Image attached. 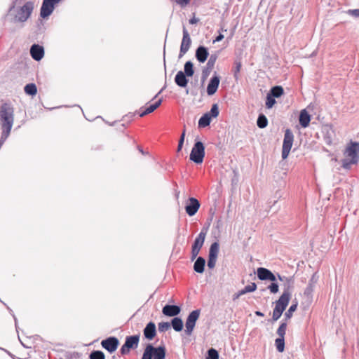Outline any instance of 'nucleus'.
Returning a JSON list of instances; mask_svg holds the SVG:
<instances>
[{
	"label": "nucleus",
	"instance_id": "1",
	"mask_svg": "<svg viewBox=\"0 0 359 359\" xmlns=\"http://www.w3.org/2000/svg\"><path fill=\"white\" fill-rule=\"evenodd\" d=\"M344 158L342 160V167L350 169L353 164L359 161V143L351 142L346 147L344 152Z\"/></svg>",
	"mask_w": 359,
	"mask_h": 359
},
{
	"label": "nucleus",
	"instance_id": "2",
	"mask_svg": "<svg viewBox=\"0 0 359 359\" xmlns=\"http://www.w3.org/2000/svg\"><path fill=\"white\" fill-rule=\"evenodd\" d=\"M34 8V2L30 1L25 2L23 6L17 9L16 14L15 15V21L20 22H24L27 21L31 16Z\"/></svg>",
	"mask_w": 359,
	"mask_h": 359
},
{
	"label": "nucleus",
	"instance_id": "3",
	"mask_svg": "<svg viewBox=\"0 0 359 359\" xmlns=\"http://www.w3.org/2000/svg\"><path fill=\"white\" fill-rule=\"evenodd\" d=\"M205 156V147L201 141L195 142L190 154V160L199 164L203 161Z\"/></svg>",
	"mask_w": 359,
	"mask_h": 359
},
{
	"label": "nucleus",
	"instance_id": "4",
	"mask_svg": "<svg viewBox=\"0 0 359 359\" xmlns=\"http://www.w3.org/2000/svg\"><path fill=\"white\" fill-rule=\"evenodd\" d=\"M294 141V135L290 129L285 131L282 148V158L286 159L290 154Z\"/></svg>",
	"mask_w": 359,
	"mask_h": 359
},
{
	"label": "nucleus",
	"instance_id": "5",
	"mask_svg": "<svg viewBox=\"0 0 359 359\" xmlns=\"http://www.w3.org/2000/svg\"><path fill=\"white\" fill-rule=\"evenodd\" d=\"M200 313V309H196L189 314L185 322V333L187 336H190L192 334Z\"/></svg>",
	"mask_w": 359,
	"mask_h": 359
},
{
	"label": "nucleus",
	"instance_id": "6",
	"mask_svg": "<svg viewBox=\"0 0 359 359\" xmlns=\"http://www.w3.org/2000/svg\"><path fill=\"white\" fill-rule=\"evenodd\" d=\"M61 0H43L40 11L41 18H46L50 16L55 8V6Z\"/></svg>",
	"mask_w": 359,
	"mask_h": 359
},
{
	"label": "nucleus",
	"instance_id": "7",
	"mask_svg": "<svg viewBox=\"0 0 359 359\" xmlns=\"http://www.w3.org/2000/svg\"><path fill=\"white\" fill-rule=\"evenodd\" d=\"M183 36L180 45L179 57H182L187 53L191 44V40L189 34L185 27H183Z\"/></svg>",
	"mask_w": 359,
	"mask_h": 359
},
{
	"label": "nucleus",
	"instance_id": "8",
	"mask_svg": "<svg viewBox=\"0 0 359 359\" xmlns=\"http://www.w3.org/2000/svg\"><path fill=\"white\" fill-rule=\"evenodd\" d=\"M118 339L115 337H110L101 342L102 346L109 353L114 352L118 345Z\"/></svg>",
	"mask_w": 359,
	"mask_h": 359
},
{
	"label": "nucleus",
	"instance_id": "9",
	"mask_svg": "<svg viewBox=\"0 0 359 359\" xmlns=\"http://www.w3.org/2000/svg\"><path fill=\"white\" fill-rule=\"evenodd\" d=\"M257 277L261 280H271L275 282L276 280V276L269 269L259 267L257 271Z\"/></svg>",
	"mask_w": 359,
	"mask_h": 359
},
{
	"label": "nucleus",
	"instance_id": "10",
	"mask_svg": "<svg viewBox=\"0 0 359 359\" xmlns=\"http://www.w3.org/2000/svg\"><path fill=\"white\" fill-rule=\"evenodd\" d=\"M189 203L185 206V210L188 215L194 216L200 208L199 201L195 198H189Z\"/></svg>",
	"mask_w": 359,
	"mask_h": 359
},
{
	"label": "nucleus",
	"instance_id": "11",
	"mask_svg": "<svg viewBox=\"0 0 359 359\" xmlns=\"http://www.w3.org/2000/svg\"><path fill=\"white\" fill-rule=\"evenodd\" d=\"M219 76L215 72L214 76L210 79L209 83L207 86V93L208 95H214L219 85Z\"/></svg>",
	"mask_w": 359,
	"mask_h": 359
},
{
	"label": "nucleus",
	"instance_id": "12",
	"mask_svg": "<svg viewBox=\"0 0 359 359\" xmlns=\"http://www.w3.org/2000/svg\"><path fill=\"white\" fill-rule=\"evenodd\" d=\"M291 298V294L287 292H283L279 299L275 302V307L285 311Z\"/></svg>",
	"mask_w": 359,
	"mask_h": 359
},
{
	"label": "nucleus",
	"instance_id": "13",
	"mask_svg": "<svg viewBox=\"0 0 359 359\" xmlns=\"http://www.w3.org/2000/svg\"><path fill=\"white\" fill-rule=\"evenodd\" d=\"M30 54L34 60L39 61L44 55V49L39 44H33L30 48Z\"/></svg>",
	"mask_w": 359,
	"mask_h": 359
},
{
	"label": "nucleus",
	"instance_id": "14",
	"mask_svg": "<svg viewBox=\"0 0 359 359\" xmlns=\"http://www.w3.org/2000/svg\"><path fill=\"white\" fill-rule=\"evenodd\" d=\"M180 307L177 305L166 304L162 309L163 314L169 317L176 316L180 313Z\"/></svg>",
	"mask_w": 359,
	"mask_h": 359
},
{
	"label": "nucleus",
	"instance_id": "15",
	"mask_svg": "<svg viewBox=\"0 0 359 359\" xmlns=\"http://www.w3.org/2000/svg\"><path fill=\"white\" fill-rule=\"evenodd\" d=\"M278 279L284 282V289L283 292H287L289 294L292 295V290L294 287V279L292 277H287V276H281L280 275H278Z\"/></svg>",
	"mask_w": 359,
	"mask_h": 359
},
{
	"label": "nucleus",
	"instance_id": "16",
	"mask_svg": "<svg viewBox=\"0 0 359 359\" xmlns=\"http://www.w3.org/2000/svg\"><path fill=\"white\" fill-rule=\"evenodd\" d=\"M209 55V52L207 48L203 46H200L197 48L196 50V58L197 60L203 63L206 61Z\"/></svg>",
	"mask_w": 359,
	"mask_h": 359
},
{
	"label": "nucleus",
	"instance_id": "17",
	"mask_svg": "<svg viewBox=\"0 0 359 359\" xmlns=\"http://www.w3.org/2000/svg\"><path fill=\"white\" fill-rule=\"evenodd\" d=\"M144 335L145 338L151 340L156 334V325L153 322H149L144 329Z\"/></svg>",
	"mask_w": 359,
	"mask_h": 359
},
{
	"label": "nucleus",
	"instance_id": "18",
	"mask_svg": "<svg viewBox=\"0 0 359 359\" xmlns=\"http://www.w3.org/2000/svg\"><path fill=\"white\" fill-rule=\"evenodd\" d=\"M188 81L189 80L187 79V76L182 71H179L177 73L175 77V82L178 86L184 88L187 86Z\"/></svg>",
	"mask_w": 359,
	"mask_h": 359
},
{
	"label": "nucleus",
	"instance_id": "19",
	"mask_svg": "<svg viewBox=\"0 0 359 359\" xmlns=\"http://www.w3.org/2000/svg\"><path fill=\"white\" fill-rule=\"evenodd\" d=\"M206 234L207 229H203L198 235V236L196 238L192 246L195 247L196 248H198L199 249H201V248L203 245Z\"/></svg>",
	"mask_w": 359,
	"mask_h": 359
},
{
	"label": "nucleus",
	"instance_id": "20",
	"mask_svg": "<svg viewBox=\"0 0 359 359\" xmlns=\"http://www.w3.org/2000/svg\"><path fill=\"white\" fill-rule=\"evenodd\" d=\"M140 340V336L139 335H132L128 336L126 339L125 344L126 346H128L130 348H136L138 346Z\"/></svg>",
	"mask_w": 359,
	"mask_h": 359
},
{
	"label": "nucleus",
	"instance_id": "21",
	"mask_svg": "<svg viewBox=\"0 0 359 359\" xmlns=\"http://www.w3.org/2000/svg\"><path fill=\"white\" fill-rule=\"evenodd\" d=\"M299 123L303 128H306L311 121V116L305 109H303L300 112L299 115Z\"/></svg>",
	"mask_w": 359,
	"mask_h": 359
},
{
	"label": "nucleus",
	"instance_id": "22",
	"mask_svg": "<svg viewBox=\"0 0 359 359\" xmlns=\"http://www.w3.org/2000/svg\"><path fill=\"white\" fill-rule=\"evenodd\" d=\"M205 260L202 257H198L194 264V269L196 272L202 273L204 271Z\"/></svg>",
	"mask_w": 359,
	"mask_h": 359
},
{
	"label": "nucleus",
	"instance_id": "23",
	"mask_svg": "<svg viewBox=\"0 0 359 359\" xmlns=\"http://www.w3.org/2000/svg\"><path fill=\"white\" fill-rule=\"evenodd\" d=\"M152 355L154 359H165V348L164 346L154 347L152 350Z\"/></svg>",
	"mask_w": 359,
	"mask_h": 359
},
{
	"label": "nucleus",
	"instance_id": "24",
	"mask_svg": "<svg viewBox=\"0 0 359 359\" xmlns=\"http://www.w3.org/2000/svg\"><path fill=\"white\" fill-rule=\"evenodd\" d=\"M162 100L160 99L157 100L155 103L149 105L148 107H147L144 110H143L140 114V116L142 117L145 115H147L151 112H153L155 109H156L161 104Z\"/></svg>",
	"mask_w": 359,
	"mask_h": 359
},
{
	"label": "nucleus",
	"instance_id": "25",
	"mask_svg": "<svg viewBox=\"0 0 359 359\" xmlns=\"http://www.w3.org/2000/svg\"><path fill=\"white\" fill-rule=\"evenodd\" d=\"M170 325L175 331L180 332L183 329V321L180 318L175 317L172 319Z\"/></svg>",
	"mask_w": 359,
	"mask_h": 359
},
{
	"label": "nucleus",
	"instance_id": "26",
	"mask_svg": "<svg viewBox=\"0 0 359 359\" xmlns=\"http://www.w3.org/2000/svg\"><path fill=\"white\" fill-rule=\"evenodd\" d=\"M211 121V117L210 114L205 113L203 114L198 121V127L199 128H205L208 126Z\"/></svg>",
	"mask_w": 359,
	"mask_h": 359
},
{
	"label": "nucleus",
	"instance_id": "27",
	"mask_svg": "<svg viewBox=\"0 0 359 359\" xmlns=\"http://www.w3.org/2000/svg\"><path fill=\"white\" fill-rule=\"evenodd\" d=\"M183 72L188 77L192 76L194 75V65L191 61H187L185 62Z\"/></svg>",
	"mask_w": 359,
	"mask_h": 359
},
{
	"label": "nucleus",
	"instance_id": "28",
	"mask_svg": "<svg viewBox=\"0 0 359 359\" xmlns=\"http://www.w3.org/2000/svg\"><path fill=\"white\" fill-rule=\"evenodd\" d=\"M283 93L284 90L283 87L280 86H276L271 88L269 95L273 97H279L283 94Z\"/></svg>",
	"mask_w": 359,
	"mask_h": 359
},
{
	"label": "nucleus",
	"instance_id": "29",
	"mask_svg": "<svg viewBox=\"0 0 359 359\" xmlns=\"http://www.w3.org/2000/svg\"><path fill=\"white\" fill-rule=\"evenodd\" d=\"M219 250V245L217 242H214L210 245V250H209V257H216L217 258L218 253Z\"/></svg>",
	"mask_w": 359,
	"mask_h": 359
},
{
	"label": "nucleus",
	"instance_id": "30",
	"mask_svg": "<svg viewBox=\"0 0 359 359\" xmlns=\"http://www.w3.org/2000/svg\"><path fill=\"white\" fill-rule=\"evenodd\" d=\"M314 290V282L313 278L309 280V283L304 290V294L308 298L312 297L313 292Z\"/></svg>",
	"mask_w": 359,
	"mask_h": 359
},
{
	"label": "nucleus",
	"instance_id": "31",
	"mask_svg": "<svg viewBox=\"0 0 359 359\" xmlns=\"http://www.w3.org/2000/svg\"><path fill=\"white\" fill-rule=\"evenodd\" d=\"M25 92L29 95H35L37 93V88L34 83H29L25 86Z\"/></svg>",
	"mask_w": 359,
	"mask_h": 359
},
{
	"label": "nucleus",
	"instance_id": "32",
	"mask_svg": "<svg viewBox=\"0 0 359 359\" xmlns=\"http://www.w3.org/2000/svg\"><path fill=\"white\" fill-rule=\"evenodd\" d=\"M268 120L266 117L261 114L259 115L257 121V125L259 128H264L267 126Z\"/></svg>",
	"mask_w": 359,
	"mask_h": 359
},
{
	"label": "nucleus",
	"instance_id": "33",
	"mask_svg": "<svg viewBox=\"0 0 359 359\" xmlns=\"http://www.w3.org/2000/svg\"><path fill=\"white\" fill-rule=\"evenodd\" d=\"M152 350H154V346L151 344H148L144 349L142 359H151L153 358Z\"/></svg>",
	"mask_w": 359,
	"mask_h": 359
},
{
	"label": "nucleus",
	"instance_id": "34",
	"mask_svg": "<svg viewBox=\"0 0 359 359\" xmlns=\"http://www.w3.org/2000/svg\"><path fill=\"white\" fill-rule=\"evenodd\" d=\"M275 345L278 352H283L285 348V338L278 337L275 340Z\"/></svg>",
	"mask_w": 359,
	"mask_h": 359
},
{
	"label": "nucleus",
	"instance_id": "35",
	"mask_svg": "<svg viewBox=\"0 0 359 359\" xmlns=\"http://www.w3.org/2000/svg\"><path fill=\"white\" fill-rule=\"evenodd\" d=\"M297 302H296L295 304H292L289 309L285 313V320H287L289 319H290L293 315V312H294L296 310H297Z\"/></svg>",
	"mask_w": 359,
	"mask_h": 359
},
{
	"label": "nucleus",
	"instance_id": "36",
	"mask_svg": "<svg viewBox=\"0 0 359 359\" xmlns=\"http://www.w3.org/2000/svg\"><path fill=\"white\" fill-rule=\"evenodd\" d=\"M287 329V323L282 322L277 330V334L279 337L285 338V334Z\"/></svg>",
	"mask_w": 359,
	"mask_h": 359
},
{
	"label": "nucleus",
	"instance_id": "37",
	"mask_svg": "<svg viewBox=\"0 0 359 359\" xmlns=\"http://www.w3.org/2000/svg\"><path fill=\"white\" fill-rule=\"evenodd\" d=\"M90 359H105V356L103 352L101 351H93L90 353Z\"/></svg>",
	"mask_w": 359,
	"mask_h": 359
},
{
	"label": "nucleus",
	"instance_id": "38",
	"mask_svg": "<svg viewBox=\"0 0 359 359\" xmlns=\"http://www.w3.org/2000/svg\"><path fill=\"white\" fill-rule=\"evenodd\" d=\"M257 289V285L255 283H252L250 285H246L243 289L241 290V293H248L255 291Z\"/></svg>",
	"mask_w": 359,
	"mask_h": 359
},
{
	"label": "nucleus",
	"instance_id": "39",
	"mask_svg": "<svg viewBox=\"0 0 359 359\" xmlns=\"http://www.w3.org/2000/svg\"><path fill=\"white\" fill-rule=\"evenodd\" d=\"M205 359H219V353L215 348H210L208 351Z\"/></svg>",
	"mask_w": 359,
	"mask_h": 359
},
{
	"label": "nucleus",
	"instance_id": "40",
	"mask_svg": "<svg viewBox=\"0 0 359 359\" xmlns=\"http://www.w3.org/2000/svg\"><path fill=\"white\" fill-rule=\"evenodd\" d=\"M217 59V55L216 53L211 54L210 56L209 57V59L208 60L206 65H208L209 67V68L210 67L214 68V66L215 65Z\"/></svg>",
	"mask_w": 359,
	"mask_h": 359
},
{
	"label": "nucleus",
	"instance_id": "41",
	"mask_svg": "<svg viewBox=\"0 0 359 359\" xmlns=\"http://www.w3.org/2000/svg\"><path fill=\"white\" fill-rule=\"evenodd\" d=\"M207 114H210V117H217L219 115V108L217 104H214L212 105L211 109Z\"/></svg>",
	"mask_w": 359,
	"mask_h": 359
},
{
	"label": "nucleus",
	"instance_id": "42",
	"mask_svg": "<svg viewBox=\"0 0 359 359\" xmlns=\"http://www.w3.org/2000/svg\"><path fill=\"white\" fill-rule=\"evenodd\" d=\"M283 313V311L275 307L273 310L272 320L273 321L278 320L280 318Z\"/></svg>",
	"mask_w": 359,
	"mask_h": 359
},
{
	"label": "nucleus",
	"instance_id": "43",
	"mask_svg": "<svg viewBox=\"0 0 359 359\" xmlns=\"http://www.w3.org/2000/svg\"><path fill=\"white\" fill-rule=\"evenodd\" d=\"M276 103L275 97H272L271 95L268 94L266 100V106L267 108H271L274 104Z\"/></svg>",
	"mask_w": 359,
	"mask_h": 359
},
{
	"label": "nucleus",
	"instance_id": "44",
	"mask_svg": "<svg viewBox=\"0 0 359 359\" xmlns=\"http://www.w3.org/2000/svg\"><path fill=\"white\" fill-rule=\"evenodd\" d=\"M235 67L233 69V76L236 79H238V74L241 69V62H235Z\"/></svg>",
	"mask_w": 359,
	"mask_h": 359
},
{
	"label": "nucleus",
	"instance_id": "45",
	"mask_svg": "<svg viewBox=\"0 0 359 359\" xmlns=\"http://www.w3.org/2000/svg\"><path fill=\"white\" fill-rule=\"evenodd\" d=\"M170 327V324L168 322H161L158 323V330L165 332Z\"/></svg>",
	"mask_w": 359,
	"mask_h": 359
},
{
	"label": "nucleus",
	"instance_id": "46",
	"mask_svg": "<svg viewBox=\"0 0 359 359\" xmlns=\"http://www.w3.org/2000/svg\"><path fill=\"white\" fill-rule=\"evenodd\" d=\"M278 285L276 283L272 282L267 288L272 294H276L278 292Z\"/></svg>",
	"mask_w": 359,
	"mask_h": 359
},
{
	"label": "nucleus",
	"instance_id": "47",
	"mask_svg": "<svg viewBox=\"0 0 359 359\" xmlns=\"http://www.w3.org/2000/svg\"><path fill=\"white\" fill-rule=\"evenodd\" d=\"M212 69L213 68H212V67L209 68V67L208 65H206L202 71V78L203 79H206L210 75Z\"/></svg>",
	"mask_w": 359,
	"mask_h": 359
},
{
	"label": "nucleus",
	"instance_id": "48",
	"mask_svg": "<svg viewBox=\"0 0 359 359\" xmlns=\"http://www.w3.org/2000/svg\"><path fill=\"white\" fill-rule=\"evenodd\" d=\"M217 262L216 257H209L208 256V266L210 269H213L215 266Z\"/></svg>",
	"mask_w": 359,
	"mask_h": 359
},
{
	"label": "nucleus",
	"instance_id": "49",
	"mask_svg": "<svg viewBox=\"0 0 359 359\" xmlns=\"http://www.w3.org/2000/svg\"><path fill=\"white\" fill-rule=\"evenodd\" d=\"M175 2L181 7H185L190 3V0H174Z\"/></svg>",
	"mask_w": 359,
	"mask_h": 359
},
{
	"label": "nucleus",
	"instance_id": "50",
	"mask_svg": "<svg viewBox=\"0 0 359 359\" xmlns=\"http://www.w3.org/2000/svg\"><path fill=\"white\" fill-rule=\"evenodd\" d=\"M130 348L128 346H126V344H124L121 348V353L122 355H126V354H128L129 352H130Z\"/></svg>",
	"mask_w": 359,
	"mask_h": 359
},
{
	"label": "nucleus",
	"instance_id": "51",
	"mask_svg": "<svg viewBox=\"0 0 359 359\" xmlns=\"http://www.w3.org/2000/svg\"><path fill=\"white\" fill-rule=\"evenodd\" d=\"M201 249L198 248H195V247H193L191 248V256H192V258H195L197 257V255H198L199 252H200Z\"/></svg>",
	"mask_w": 359,
	"mask_h": 359
},
{
	"label": "nucleus",
	"instance_id": "52",
	"mask_svg": "<svg viewBox=\"0 0 359 359\" xmlns=\"http://www.w3.org/2000/svg\"><path fill=\"white\" fill-rule=\"evenodd\" d=\"M184 137H185V130H184L180 136L178 144L183 146L184 141Z\"/></svg>",
	"mask_w": 359,
	"mask_h": 359
},
{
	"label": "nucleus",
	"instance_id": "53",
	"mask_svg": "<svg viewBox=\"0 0 359 359\" xmlns=\"http://www.w3.org/2000/svg\"><path fill=\"white\" fill-rule=\"evenodd\" d=\"M348 13L355 17H359V9L349 10Z\"/></svg>",
	"mask_w": 359,
	"mask_h": 359
},
{
	"label": "nucleus",
	"instance_id": "54",
	"mask_svg": "<svg viewBox=\"0 0 359 359\" xmlns=\"http://www.w3.org/2000/svg\"><path fill=\"white\" fill-rule=\"evenodd\" d=\"M224 39V35L219 32V35L213 40V43L221 41Z\"/></svg>",
	"mask_w": 359,
	"mask_h": 359
},
{
	"label": "nucleus",
	"instance_id": "55",
	"mask_svg": "<svg viewBox=\"0 0 359 359\" xmlns=\"http://www.w3.org/2000/svg\"><path fill=\"white\" fill-rule=\"evenodd\" d=\"M199 21V20L195 17H193L189 20V23L191 25L196 24Z\"/></svg>",
	"mask_w": 359,
	"mask_h": 359
},
{
	"label": "nucleus",
	"instance_id": "56",
	"mask_svg": "<svg viewBox=\"0 0 359 359\" xmlns=\"http://www.w3.org/2000/svg\"><path fill=\"white\" fill-rule=\"evenodd\" d=\"M245 294V293H241V290L238 291L236 294L233 295V299L235 300L238 298H239L241 295Z\"/></svg>",
	"mask_w": 359,
	"mask_h": 359
},
{
	"label": "nucleus",
	"instance_id": "57",
	"mask_svg": "<svg viewBox=\"0 0 359 359\" xmlns=\"http://www.w3.org/2000/svg\"><path fill=\"white\" fill-rule=\"evenodd\" d=\"M18 1H21V0H15L13 2L12 6L9 8V11H11L15 8V5L18 4Z\"/></svg>",
	"mask_w": 359,
	"mask_h": 359
},
{
	"label": "nucleus",
	"instance_id": "58",
	"mask_svg": "<svg viewBox=\"0 0 359 359\" xmlns=\"http://www.w3.org/2000/svg\"><path fill=\"white\" fill-rule=\"evenodd\" d=\"M255 313L256 316H259V317H263L264 316L262 312L259 311H255Z\"/></svg>",
	"mask_w": 359,
	"mask_h": 359
},
{
	"label": "nucleus",
	"instance_id": "59",
	"mask_svg": "<svg viewBox=\"0 0 359 359\" xmlns=\"http://www.w3.org/2000/svg\"><path fill=\"white\" fill-rule=\"evenodd\" d=\"M182 147H183V146H182V145H179V144H178V146H177V151H181V149H182Z\"/></svg>",
	"mask_w": 359,
	"mask_h": 359
},
{
	"label": "nucleus",
	"instance_id": "60",
	"mask_svg": "<svg viewBox=\"0 0 359 359\" xmlns=\"http://www.w3.org/2000/svg\"><path fill=\"white\" fill-rule=\"evenodd\" d=\"M223 31L226 32V29H224L223 28H222V29L219 31V32H220V33H221V32H223Z\"/></svg>",
	"mask_w": 359,
	"mask_h": 359
},
{
	"label": "nucleus",
	"instance_id": "61",
	"mask_svg": "<svg viewBox=\"0 0 359 359\" xmlns=\"http://www.w3.org/2000/svg\"><path fill=\"white\" fill-rule=\"evenodd\" d=\"M15 325H17V319L15 318Z\"/></svg>",
	"mask_w": 359,
	"mask_h": 359
},
{
	"label": "nucleus",
	"instance_id": "62",
	"mask_svg": "<svg viewBox=\"0 0 359 359\" xmlns=\"http://www.w3.org/2000/svg\"><path fill=\"white\" fill-rule=\"evenodd\" d=\"M176 197L178 198L179 197V192L176 194Z\"/></svg>",
	"mask_w": 359,
	"mask_h": 359
},
{
	"label": "nucleus",
	"instance_id": "63",
	"mask_svg": "<svg viewBox=\"0 0 359 359\" xmlns=\"http://www.w3.org/2000/svg\"><path fill=\"white\" fill-rule=\"evenodd\" d=\"M162 90H163V89H161V90L158 92V94L161 93Z\"/></svg>",
	"mask_w": 359,
	"mask_h": 359
}]
</instances>
